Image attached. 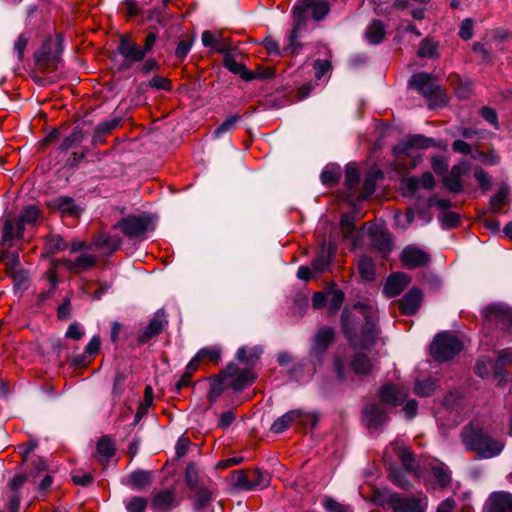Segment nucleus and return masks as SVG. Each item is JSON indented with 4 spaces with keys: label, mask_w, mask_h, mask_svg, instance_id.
I'll return each instance as SVG.
<instances>
[{
    "label": "nucleus",
    "mask_w": 512,
    "mask_h": 512,
    "mask_svg": "<svg viewBox=\"0 0 512 512\" xmlns=\"http://www.w3.org/2000/svg\"><path fill=\"white\" fill-rule=\"evenodd\" d=\"M377 311L367 304L345 308L342 313L343 331L355 348L367 349L376 342Z\"/></svg>",
    "instance_id": "1"
},
{
    "label": "nucleus",
    "mask_w": 512,
    "mask_h": 512,
    "mask_svg": "<svg viewBox=\"0 0 512 512\" xmlns=\"http://www.w3.org/2000/svg\"><path fill=\"white\" fill-rule=\"evenodd\" d=\"M408 390L391 384L385 385L379 392L381 403L367 404L363 409V421L369 429H376L387 420L386 406L396 407L406 400Z\"/></svg>",
    "instance_id": "2"
},
{
    "label": "nucleus",
    "mask_w": 512,
    "mask_h": 512,
    "mask_svg": "<svg viewBox=\"0 0 512 512\" xmlns=\"http://www.w3.org/2000/svg\"><path fill=\"white\" fill-rule=\"evenodd\" d=\"M461 440L467 450L486 459L499 455L504 448V443L486 435L483 427L477 421H472L464 427L461 432Z\"/></svg>",
    "instance_id": "3"
},
{
    "label": "nucleus",
    "mask_w": 512,
    "mask_h": 512,
    "mask_svg": "<svg viewBox=\"0 0 512 512\" xmlns=\"http://www.w3.org/2000/svg\"><path fill=\"white\" fill-rule=\"evenodd\" d=\"M261 353L262 349L259 347H252L249 349L244 347L239 348L237 352V359L245 363L248 367L241 370L235 364H229L223 371L226 384L230 385L237 391H240L245 386L251 384L255 379L252 366L256 363Z\"/></svg>",
    "instance_id": "4"
},
{
    "label": "nucleus",
    "mask_w": 512,
    "mask_h": 512,
    "mask_svg": "<svg viewBox=\"0 0 512 512\" xmlns=\"http://www.w3.org/2000/svg\"><path fill=\"white\" fill-rule=\"evenodd\" d=\"M40 217V210L35 205L26 207L18 218L7 219L2 229L3 246L10 248L15 240L21 239L27 226H33Z\"/></svg>",
    "instance_id": "5"
},
{
    "label": "nucleus",
    "mask_w": 512,
    "mask_h": 512,
    "mask_svg": "<svg viewBox=\"0 0 512 512\" xmlns=\"http://www.w3.org/2000/svg\"><path fill=\"white\" fill-rule=\"evenodd\" d=\"M329 6L325 1L316 0H300L299 3L294 7L293 13L295 20L297 21L294 29L289 35V44L285 47V51L289 53L296 52V40L298 38V28L300 21L303 18L304 13L310 12L312 17L319 21L322 20L328 13Z\"/></svg>",
    "instance_id": "6"
},
{
    "label": "nucleus",
    "mask_w": 512,
    "mask_h": 512,
    "mask_svg": "<svg viewBox=\"0 0 512 512\" xmlns=\"http://www.w3.org/2000/svg\"><path fill=\"white\" fill-rule=\"evenodd\" d=\"M462 348V343L455 335L443 332L431 344V354L436 361L443 362L452 359Z\"/></svg>",
    "instance_id": "7"
},
{
    "label": "nucleus",
    "mask_w": 512,
    "mask_h": 512,
    "mask_svg": "<svg viewBox=\"0 0 512 512\" xmlns=\"http://www.w3.org/2000/svg\"><path fill=\"white\" fill-rule=\"evenodd\" d=\"M115 228L129 238H143L148 231L154 229V226L148 215L141 214L122 218Z\"/></svg>",
    "instance_id": "8"
},
{
    "label": "nucleus",
    "mask_w": 512,
    "mask_h": 512,
    "mask_svg": "<svg viewBox=\"0 0 512 512\" xmlns=\"http://www.w3.org/2000/svg\"><path fill=\"white\" fill-rule=\"evenodd\" d=\"M62 49L58 40H47L36 53V65L42 72H52L58 69Z\"/></svg>",
    "instance_id": "9"
},
{
    "label": "nucleus",
    "mask_w": 512,
    "mask_h": 512,
    "mask_svg": "<svg viewBox=\"0 0 512 512\" xmlns=\"http://www.w3.org/2000/svg\"><path fill=\"white\" fill-rule=\"evenodd\" d=\"M318 417L315 413H308L302 410H292L279 417L271 426L274 433H282L293 424L301 426H315Z\"/></svg>",
    "instance_id": "10"
},
{
    "label": "nucleus",
    "mask_w": 512,
    "mask_h": 512,
    "mask_svg": "<svg viewBox=\"0 0 512 512\" xmlns=\"http://www.w3.org/2000/svg\"><path fill=\"white\" fill-rule=\"evenodd\" d=\"M393 512H424L426 504L421 499L390 494L387 500Z\"/></svg>",
    "instance_id": "11"
},
{
    "label": "nucleus",
    "mask_w": 512,
    "mask_h": 512,
    "mask_svg": "<svg viewBox=\"0 0 512 512\" xmlns=\"http://www.w3.org/2000/svg\"><path fill=\"white\" fill-rule=\"evenodd\" d=\"M483 316L486 321L491 323L504 326L512 324V309L501 303L487 306L483 311Z\"/></svg>",
    "instance_id": "12"
},
{
    "label": "nucleus",
    "mask_w": 512,
    "mask_h": 512,
    "mask_svg": "<svg viewBox=\"0 0 512 512\" xmlns=\"http://www.w3.org/2000/svg\"><path fill=\"white\" fill-rule=\"evenodd\" d=\"M62 264L65 268L73 273H80L91 269L96 264V257L91 254L83 253L75 259L63 258L62 260H55L54 265Z\"/></svg>",
    "instance_id": "13"
},
{
    "label": "nucleus",
    "mask_w": 512,
    "mask_h": 512,
    "mask_svg": "<svg viewBox=\"0 0 512 512\" xmlns=\"http://www.w3.org/2000/svg\"><path fill=\"white\" fill-rule=\"evenodd\" d=\"M430 260L429 254L413 245L405 247L401 253V261L407 268H416L426 265Z\"/></svg>",
    "instance_id": "14"
},
{
    "label": "nucleus",
    "mask_w": 512,
    "mask_h": 512,
    "mask_svg": "<svg viewBox=\"0 0 512 512\" xmlns=\"http://www.w3.org/2000/svg\"><path fill=\"white\" fill-rule=\"evenodd\" d=\"M390 450H392L397 455L407 470L414 471L418 476H423L422 470L418 466H414V458L412 453L402 443L398 441L391 443L385 451V457H388Z\"/></svg>",
    "instance_id": "15"
},
{
    "label": "nucleus",
    "mask_w": 512,
    "mask_h": 512,
    "mask_svg": "<svg viewBox=\"0 0 512 512\" xmlns=\"http://www.w3.org/2000/svg\"><path fill=\"white\" fill-rule=\"evenodd\" d=\"M118 52L121 56L130 62H140L145 57V50L138 44L130 41L127 37H122L118 45Z\"/></svg>",
    "instance_id": "16"
},
{
    "label": "nucleus",
    "mask_w": 512,
    "mask_h": 512,
    "mask_svg": "<svg viewBox=\"0 0 512 512\" xmlns=\"http://www.w3.org/2000/svg\"><path fill=\"white\" fill-rule=\"evenodd\" d=\"M367 232L370 235L374 246L383 254L390 252L392 242L390 235L385 232L381 226L369 225L367 226Z\"/></svg>",
    "instance_id": "17"
},
{
    "label": "nucleus",
    "mask_w": 512,
    "mask_h": 512,
    "mask_svg": "<svg viewBox=\"0 0 512 512\" xmlns=\"http://www.w3.org/2000/svg\"><path fill=\"white\" fill-rule=\"evenodd\" d=\"M488 512H512V494L494 492L487 501Z\"/></svg>",
    "instance_id": "18"
},
{
    "label": "nucleus",
    "mask_w": 512,
    "mask_h": 512,
    "mask_svg": "<svg viewBox=\"0 0 512 512\" xmlns=\"http://www.w3.org/2000/svg\"><path fill=\"white\" fill-rule=\"evenodd\" d=\"M410 278L402 272L390 275L384 286V293L387 297L399 295L409 284Z\"/></svg>",
    "instance_id": "19"
},
{
    "label": "nucleus",
    "mask_w": 512,
    "mask_h": 512,
    "mask_svg": "<svg viewBox=\"0 0 512 512\" xmlns=\"http://www.w3.org/2000/svg\"><path fill=\"white\" fill-rule=\"evenodd\" d=\"M470 165L468 162H461L453 166L450 174L445 177L444 184L447 189L452 192H460L462 190L461 176L469 172Z\"/></svg>",
    "instance_id": "20"
},
{
    "label": "nucleus",
    "mask_w": 512,
    "mask_h": 512,
    "mask_svg": "<svg viewBox=\"0 0 512 512\" xmlns=\"http://www.w3.org/2000/svg\"><path fill=\"white\" fill-rule=\"evenodd\" d=\"M434 177L430 172L424 173L420 178L411 177L404 181L405 195H413L420 187L425 189H432L434 187Z\"/></svg>",
    "instance_id": "21"
},
{
    "label": "nucleus",
    "mask_w": 512,
    "mask_h": 512,
    "mask_svg": "<svg viewBox=\"0 0 512 512\" xmlns=\"http://www.w3.org/2000/svg\"><path fill=\"white\" fill-rule=\"evenodd\" d=\"M409 85L425 96L433 95L437 90V86L432 77L426 73L413 75L409 81Z\"/></svg>",
    "instance_id": "22"
},
{
    "label": "nucleus",
    "mask_w": 512,
    "mask_h": 512,
    "mask_svg": "<svg viewBox=\"0 0 512 512\" xmlns=\"http://www.w3.org/2000/svg\"><path fill=\"white\" fill-rule=\"evenodd\" d=\"M423 468L429 469L430 476L439 487H445L450 482L449 470L443 463L431 460L424 463Z\"/></svg>",
    "instance_id": "23"
},
{
    "label": "nucleus",
    "mask_w": 512,
    "mask_h": 512,
    "mask_svg": "<svg viewBox=\"0 0 512 512\" xmlns=\"http://www.w3.org/2000/svg\"><path fill=\"white\" fill-rule=\"evenodd\" d=\"M166 323L167 320L164 312L161 310L157 311L145 330L140 334L139 341L141 343L149 341L162 331Z\"/></svg>",
    "instance_id": "24"
},
{
    "label": "nucleus",
    "mask_w": 512,
    "mask_h": 512,
    "mask_svg": "<svg viewBox=\"0 0 512 512\" xmlns=\"http://www.w3.org/2000/svg\"><path fill=\"white\" fill-rule=\"evenodd\" d=\"M336 251V246L333 243H328L322 246L321 251L319 252L318 256L313 260L312 262V268L315 273H320L325 271L328 266L330 265V262L332 260V257Z\"/></svg>",
    "instance_id": "25"
},
{
    "label": "nucleus",
    "mask_w": 512,
    "mask_h": 512,
    "mask_svg": "<svg viewBox=\"0 0 512 512\" xmlns=\"http://www.w3.org/2000/svg\"><path fill=\"white\" fill-rule=\"evenodd\" d=\"M50 205L65 216H78L82 211L81 207L72 198L66 196L54 199Z\"/></svg>",
    "instance_id": "26"
},
{
    "label": "nucleus",
    "mask_w": 512,
    "mask_h": 512,
    "mask_svg": "<svg viewBox=\"0 0 512 512\" xmlns=\"http://www.w3.org/2000/svg\"><path fill=\"white\" fill-rule=\"evenodd\" d=\"M422 301V293L417 288H412L402 299L401 309L407 315L414 314Z\"/></svg>",
    "instance_id": "27"
},
{
    "label": "nucleus",
    "mask_w": 512,
    "mask_h": 512,
    "mask_svg": "<svg viewBox=\"0 0 512 512\" xmlns=\"http://www.w3.org/2000/svg\"><path fill=\"white\" fill-rule=\"evenodd\" d=\"M123 483L134 490H142L151 483V473L144 470L134 471L123 480Z\"/></svg>",
    "instance_id": "28"
},
{
    "label": "nucleus",
    "mask_w": 512,
    "mask_h": 512,
    "mask_svg": "<svg viewBox=\"0 0 512 512\" xmlns=\"http://www.w3.org/2000/svg\"><path fill=\"white\" fill-rule=\"evenodd\" d=\"M434 145V140L431 138H427L421 135H414L411 136L407 142L402 145L399 144L394 148V152L396 154L398 153H405L408 154V150L410 148H428Z\"/></svg>",
    "instance_id": "29"
},
{
    "label": "nucleus",
    "mask_w": 512,
    "mask_h": 512,
    "mask_svg": "<svg viewBox=\"0 0 512 512\" xmlns=\"http://www.w3.org/2000/svg\"><path fill=\"white\" fill-rule=\"evenodd\" d=\"M175 502V495L170 490L161 491L152 500V509L155 512L169 511Z\"/></svg>",
    "instance_id": "30"
},
{
    "label": "nucleus",
    "mask_w": 512,
    "mask_h": 512,
    "mask_svg": "<svg viewBox=\"0 0 512 512\" xmlns=\"http://www.w3.org/2000/svg\"><path fill=\"white\" fill-rule=\"evenodd\" d=\"M212 492L207 486L193 491L192 504L196 512H204L212 501Z\"/></svg>",
    "instance_id": "31"
},
{
    "label": "nucleus",
    "mask_w": 512,
    "mask_h": 512,
    "mask_svg": "<svg viewBox=\"0 0 512 512\" xmlns=\"http://www.w3.org/2000/svg\"><path fill=\"white\" fill-rule=\"evenodd\" d=\"M185 482L192 492L206 486L199 469L193 463H189L186 467Z\"/></svg>",
    "instance_id": "32"
},
{
    "label": "nucleus",
    "mask_w": 512,
    "mask_h": 512,
    "mask_svg": "<svg viewBox=\"0 0 512 512\" xmlns=\"http://www.w3.org/2000/svg\"><path fill=\"white\" fill-rule=\"evenodd\" d=\"M120 245V238L117 236H111L109 234H100L90 246L95 248L103 249L105 253H111L115 251Z\"/></svg>",
    "instance_id": "33"
},
{
    "label": "nucleus",
    "mask_w": 512,
    "mask_h": 512,
    "mask_svg": "<svg viewBox=\"0 0 512 512\" xmlns=\"http://www.w3.org/2000/svg\"><path fill=\"white\" fill-rule=\"evenodd\" d=\"M366 39L370 44H379L385 36V27L382 21L373 20L367 27Z\"/></svg>",
    "instance_id": "34"
},
{
    "label": "nucleus",
    "mask_w": 512,
    "mask_h": 512,
    "mask_svg": "<svg viewBox=\"0 0 512 512\" xmlns=\"http://www.w3.org/2000/svg\"><path fill=\"white\" fill-rule=\"evenodd\" d=\"M334 340V331L329 327H322L315 336L314 350L323 352Z\"/></svg>",
    "instance_id": "35"
},
{
    "label": "nucleus",
    "mask_w": 512,
    "mask_h": 512,
    "mask_svg": "<svg viewBox=\"0 0 512 512\" xmlns=\"http://www.w3.org/2000/svg\"><path fill=\"white\" fill-rule=\"evenodd\" d=\"M341 230L344 238L351 239L352 246L356 247L359 242V232L355 230L353 216L349 214L342 216Z\"/></svg>",
    "instance_id": "36"
},
{
    "label": "nucleus",
    "mask_w": 512,
    "mask_h": 512,
    "mask_svg": "<svg viewBox=\"0 0 512 512\" xmlns=\"http://www.w3.org/2000/svg\"><path fill=\"white\" fill-rule=\"evenodd\" d=\"M344 300V293L334 285L327 290V305L330 312H337Z\"/></svg>",
    "instance_id": "37"
},
{
    "label": "nucleus",
    "mask_w": 512,
    "mask_h": 512,
    "mask_svg": "<svg viewBox=\"0 0 512 512\" xmlns=\"http://www.w3.org/2000/svg\"><path fill=\"white\" fill-rule=\"evenodd\" d=\"M350 365L357 374H368L373 367L371 361L360 352L355 354Z\"/></svg>",
    "instance_id": "38"
},
{
    "label": "nucleus",
    "mask_w": 512,
    "mask_h": 512,
    "mask_svg": "<svg viewBox=\"0 0 512 512\" xmlns=\"http://www.w3.org/2000/svg\"><path fill=\"white\" fill-rule=\"evenodd\" d=\"M382 177L381 171H374L369 173L363 183L362 192L360 194V200L367 199L376 189V179Z\"/></svg>",
    "instance_id": "39"
},
{
    "label": "nucleus",
    "mask_w": 512,
    "mask_h": 512,
    "mask_svg": "<svg viewBox=\"0 0 512 512\" xmlns=\"http://www.w3.org/2000/svg\"><path fill=\"white\" fill-rule=\"evenodd\" d=\"M509 187L503 184L495 196L490 200V208L493 212H498L504 205L508 203Z\"/></svg>",
    "instance_id": "40"
},
{
    "label": "nucleus",
    "mask_w": 512,
    "mask_h": 512,
    "mask_svg": "<svg viewBox=\"0 0 512 512\" xmlns=\"http://www.w3.org/2000/svg\"><path fill=\"white\" fill-rule=\"evenodd\" d=\"M202 44L215 52H223L226 45L218 39L211 31L205 30L201 36Z\"/></svg>",
    "instance_id": "41"
},
{
    "label": "nucleus",
    "mask_w": 512,
    "mask_h": 512,
    "mask_svg": "<svg viewBox=\"0 0 512 512\" xmlns=\"http://www.w3.org/2000/svg\"><path fill=\"white\" fill-rule=\"evenodd\" d=\"M358 270L363 279L372 280L375 274V267L372 259L367 256H361L358 260Z\"/></svg>",
    "instance_id": "42"
},
{
    "label": "nucleus",
    "mask_w": 512,
    "mask_h": 512,
    "mask_svg": "<svg viewBox=\"0 0 512 512\" xmlns=\"http://www.w3.org/2000/svg\"><path fill=\"white\" fill-rule=\"evenodd\" d=\"M438 387L434 379H426L415 383L414 391L419 396H430Z\"/></svg>",
    "instance_id": "43"
},
{
    "label": "nucleus",
    "mask_w": 512,
    "mask_h": 512,
    "mask_svg": "<svg viewBox=\"0 0 512 512\" xmlns=\"http://www.w3.org/2000/svg\"><path fill=\"white\" fill-rule=\"evenodd\" d=\"M115 452L114 444L108 437H102L97 444V453L104 460L109 459Z\"/></svg>",
    "instance_id": "44"
},
{
    "label": "nucleus",
    "mask_w": 512,
    "mask_h": 512,
    "mask_svg": "<svg viewBox=\"0 0 512 512\" xmlns=\"http://www.w3.org/2000/svg\"><path fill=\"white\" fill-rule=\"evenodd\" d=\"M197 355L201 361L208 360L209 362L216 364L219 362V360L221 358V350L217 346L205 347V348L200 349L197 352Z\"/></svg>",
    "instance_id": "45"
},
{
    "label": "nucleus",
    "mask_w": 512,
    "mask_h": 512,
    "mask_svg": "<svg viewBox=\"0 0 512 512\" xmlns=\"http://www.w3.org/2000/svg\"><path fill=\"white\" fill-rule=\"evenodd\" d=\"M340 175V168L334 165H327L321 173V181L325 185H332L337 182Z\"/></svg>",
    "instance_id": "46"
},
{
    "label": "nucleus",
    "mask_w": 512,
    "mask_h": 512,
    "mask_svg": "<svg viewBox=\"0 0 512 512\" xmlns=\"http://www.w3.org/2000/svg\"><path fill=\"white\" fill-rule=\"evenodd\" d=\"M147 507V500L143 497L134 496L125 501L127 512H144Z\"/></svg>",
    "instance_id": "47"
},
{
    "label": "nucleus",
    "mask_w": 512,
    "mask_h": 512,
    "mask_svg": "<svg viewBox=\"0 0 512 512\" xmlns=\"http://www.w3.org/2000/svg\"><path fill=\"white\" fill-rule=\"evenodd\" d=\"M67 247L68 244L58 235L51 236L47 241V250L52 254L65 250Z\"/></svg>",
    "instance_id": "48"
},
{
    "label": "nucleus",
    "mask_w": 512,
    "mask_h": 512,
    "mask_svg": "<svg viewBox=\"0 0 512 512\" xmlns=\"http://www.w3.org/2000/svg\"><path fill=\"white\" fill-rule=\"evenodd\" d=\"M359 172L353 165H348L345 171V183L348 189H353L358 185Z\"/></svg>",
    "instance_id": "49"
},
{
    "label": "nucleus",
    "mask_w": 512,
    "mask_h": 512,
    "mask_svg": "<svg viewBox=\"0 0 512 512\" xmlns=\"http://www.w3.org/2000/svg\"><path fill=\"white\" fill-rule=\"evenodd\" d=\"M193 42L194 37H187L186 39H181L175 50V56L179 59H184L190 52Z\"/></svg>",
    "instance_id": "50"
},
{
    "label": "nucleus",
    "mask_w": 512,
    "mask_h": 512,
    "mask_svg": "<svg viewBox=\"0 0 512 512\" xmlns=\"http://www.w3.org/2000/svg\"><path fill=\"white\" fill-rule=\"evenodd\" d=\"M414 211L412 209H408L405 214L397 212L394 216V220L397 227L407 228L414 220Z\"/></svg>",
    "instance_id": "51"
},
{
    "label": "nucleus",
    "mask_w": 512,
    "mask_h": 512,
    "mask_svg": "<svg viewBox=\"0 0 512 512\" xmlns=\"http://www.w3.org/2000/svg\"><path fill=\"white\" fill-rule=\"evenodd\" d=\"M126 371L117 370L114 376L113 394L119 397L124 391V382L127 379Z\"/></svg>",
    "instance_id": "52"
},
{
    "label": "nucleus",
    "mask_w": 512,
    "mask_h": 512,
    "mask_svg": "<svg viewBox=\"0 0 512 512\" xmlns=\"http://www.w3.org/2000/svg\"><path fill=\"white\" fill-rule=\"evenodd\" d=\"M491 368L495 370L494 363H492L490 359L482 358L479 359L475 365V373L479 377L484 378L488 376Z\"/></svg>",
    "instance_id": "53"
},
{
    "label": "nucleus",
    "mask_w": 512,
    "mask_h": 512,
    "mask_svg": "<svg viewBox=\"0 0 512 512\" xmlns=\"http://www.w3.org/2000/svg\"><path fill=\"white\" fill-rule=\"evenodd\" d=\"M474 177L483 191H487L490 189L491 178L482 168L475 169Z\"/></svg>",
    "instance_id": "54"
},
{
    "label": "nucleus",
    "mask_w": 512,
    "mask_h": 512,
    "mask_svg": "<svg viewBox=\"0 0 512 512\" xmlns=\"http://www.w3.org/2000/svg\"><path fill=\"white\" fill-rule=\"evenodd\" d=\"M436 49L437 46L434 42L429 39H425L421 42L418 55L420 57H433L436 54Z\"/></svg>",
    "instance_id": "55"
},
{
    "label": "nucleus",
    "mask_w": 512,
    "mask_h": 512,
    "mask_svg": "<svg viewBox=\"0 0 512 512\" xmlns=\"http://www.w3.org/2000/svg\"><path fill=\"white\" fill-rule=\"evenodd\" d=\"M238 119H239V117L236 115L230 116L219 127H217L214 130V135L216 137H220L223 133H226V132L232 130L235 127Z\"/></svg>",
    "instance_id": "56"
},
{
    "label": "nucleus",
    "mask_w": 512,
    "mask_h": 512,
    "mask_svg": "<svg viewBox=\"0 0 512 512\" xmlns=\"http://www.w3.org/2000/svg\"><path fill=\"white\" fill-rule=\"evenodd\" d=\"M323 506L329 512H352L348 506L338 503L331 498H325L323 500Z\"/></svg>",
    "instance_id": "57"
},
{
    "label": "nucleus",
    "mask_w": 512,
    "mask_h": 512,
    "mask_svg": "<svg viewBox=\"0 0 512 512\" xmlns=\"http://www.w3.org/2000/svg\"><path fill=\"white\" fill-rule=\"evenodd\" d=\"M314 74L318 80H321L331 69V64L327 60H316L314 65Z\"/></svg>",
    "instance_id": "58"
},
{
    "label": "nucleus",
    "mask_w": 512,
    "mask_h": 512,
    "mask_svg": "<svg viewBox=\"0 0 512 512\" xmlns=\"http://www.w3.org/2000/svg\"><path fill=\"white\" fill-rule=\"evenodd\" d=\"M459 36L463 40H470L473 37V20L466 18L462 21L459 29Z\"/></svg>",
    "instance_id": "59"
},
{
    "label": "nucleus",
    "mask_w": 512,
    "mask_h": 512,
    "mask_svg": "<svg viewBox=\"0 0 512 512\" xmlns=\"http://www.w3.org/2000/svg\"><path fill=\"white\" fill-rule=\"evenodd\" d=\"M224 66L231 72L235 74H240L243 76V73L245 72V66L235 60L231 56H227L224 59Z\"/></svg>",
    "instance_id": "60"
},
{
    "label": "nucleus",
    "mask_w": 512,
    "mask_h": 512,
    "mask_svg": "<svg viewBox=\"0 0 512 512\" xmlns=\"http://www.w3.org/2000/svg\"><path fill=\"white\" fill-rule=\"evenodd\" d=\"M83 135L79 130H73V132L67 136L61 144L62 150L70 149L74 144L82 141Z\"/></svg>",
    "instance_id": "61"
},
{
    "label": "nucleus",
    "mask_w": 512,
    "mask_h": 512,
    "mask_svg": "<svg viewBox=\"0 0 512 512\" xmlns=\"http://www.w3.org/2000/svg\"><path fill=\"white\" fill-rule=\"evenodd\" d=\"M235 485L244 490H253L256 488L253 480H249L248 476L244 472L237 473Z\"/></svg>",
    "instance_id": "62"
},
{
    "label": "nucleus",
    "mask_w": 512,
    "mask_h": 512,
    "mask_svg": "<svg viewBox=\"0 0 512 512\" xmlns=\"http://www.w3.org/2000/svg\"><path fill=\"white\" fill-rule=\"evenodd\" d=\"M512 362V350L507 349L499 353L497 361L494 363L495 373H499L498 369L506 364Z\"/></svg>",
    "instance_id": "63"
},
{
    "label": "nucleus",
    "mask_w": 512,
    "mask_h": 512,
    "mask_svg": "<svg viewBox=\"0 0 512 512\" xmlns=\"http://www.w3.org/2000/svg\"><path fill=\"white\" fill-rule=\"evenodd\" d=\"M119 122H120V120L117 118L101 122L97 125L96 132L98 134L108 133L111 130H113L114 128H116L119 125Z\"/></svg>",
    "instance_id": "64"
}]
</instances>
